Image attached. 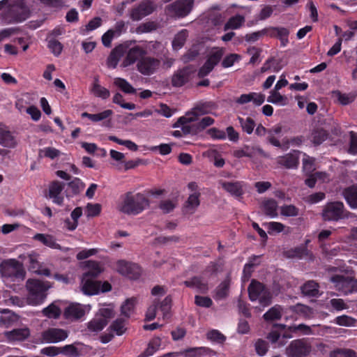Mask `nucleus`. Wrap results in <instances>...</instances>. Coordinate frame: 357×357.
<instances>
[{
    "label": "nucleus",
    "instance_id": "1",
    "mask_svg": "<svg viewBox=\"0 0 357 357\" xmlns=\"http://www.w3.org/2000/svg\"><path fill=\"white\" fill-rule=\"evenodd\" d=\"M0 273L7 285L23 281L26 275L22 264L15 259L3 260L0 264Z\"/></svg>",
    "mask_w": 357,
    "mask_h": 357
},
{
    "label": "nucleus",
    "instance_id": "2",
    "mask_svg": "<svg viewBox=\"0 0 357 357\" xmlns=\"http://www.w3.org/2000/svg\"><path fill=\"white\" fill-rule=\"evenodd\" d=\"M149 205V199L143 194L128 192L122 196L119 211L127 215H135L142 213Z\"/></svg>",
    "mask_w": 357,
    "mask_h": 357
},
{
    "label": "nucleus",
    "instance_id": "3",
    "mask_svg": "<svg viewBox=\"0 0 357 357\" xmlns=\"http://www.w3.org/2000/svg\"><path fill=\"white\" fill-rule=\"evenodd\" d=\"M355 215L346 210L342 202L327 203L323 208L321 217L324 221L337 222L342 219L354 218Z\"/></svg>",
    "mask_w": 357,
    "mask_h": 357
},
{
    "label": "nucleus",
    "instance_id": "4",
    "mask_svg": "<svg viewBox=\"0 0 357 357\" xmlns=\"http://www.w3.org/2000/svg\"><path fill=\"white\" fill-rule=\"evenodd\" d=\"M48 282L37 279H29L26 287L29 291L28 300L31 305H38L43 303L47 296V291L50 288Z\"/></svg>",
    "mask_w": 357,
    "mask_h": 357
},
{
    "label": "nucleus",
    "instance_id": "5",
    "mask_svg": "<svg viewBox=\"0 0 357 357\" xmlns=\"http://www.w3.org/2000/svg\"><path fill=\"white\" fill-rule=\"evenodd\" d=\"M30 16V10L24 0H15L3 17L6 24L19 23Z\"/></svg>",
    "mask_w": 357,
    "mask_h": 357
},
{
    "label": "nucleus",
    "instance_id": "6",
    "mask_svg": "<svg viewBox=\"0 0 357 357\" xmlns=\"http://www.w3.org/2000/svg\"><path fill=\"white\" fill-rule=\"evenodd\" d=\"M335 288L344 295L357 292V280L351 277L335 275L331 278Z\"/></svg>",
    "mask_w": 357,
    "mask_h": 357
},
{
    "label": "nucleus",
    "instance_id": "7",
    "mask_svg": "<svg viewBox=\"0 0 357 357\" xmlns=\"http://www.w3.org/2000/svg\"><path fill=\"white\" fill-rule=\"evenodd\" d=\"M193 0H177L166 6L167 13L177 17H184L192 10Z\"/></svg>",
    "mask_w": 357,
    "mask_h": 357
},
{
    "label": "nucleus",
    "instance_id": "8",
    "mask_svg": "<svg viewBox=\"0 0 357 357\" xmlns=\"http://www.w3.org/2000/svg\"><path fill=\"white\" fill-rule=\"evenodd\" d=\"M156 6L152 1H142L137 6L131 9L130 17L132 21H139L144 17L152 14Z\"/></svg>",
    "mask_w": 357,
    "mask_h": 357
},
{
    "label": "nucleus",
    "instance_id": "9",
    "mask_svg": "<svg viewBox=\"0 0 357 357\" xmlns=\"http://www.w3.org/2000/svg\"><path fill=\"white\" fill-rule=\"evenodd\" d=\"M160 60L152 56H144L137 63V70L142 75L149 76L154 74L160 68Z\"/></svg>",
    "mask_w": 357,
    "mask_h": 357
},
{
    "label": "nucleus",
    "instance_id": "10",
    "mask_svg": "<svg viewBox=\"0 0 357 357\" xmlns=\"http://www.w3.org/2000/svg\"><path fill=\"white\" fill-rule=\"evenodd\" d=\"M68 336L67 331L59 328H48L40 333V340L45 343H58Z\"/></svg>",
    "mask_w": 357,
    "mask_h": 357
},
{
    "label": "nucleus",
    "instance_id": "11",
    "mask_svg": "<svg viewBox=\"0 0 357 357\" xmlns=\"http://www.w3.org/2000/svg\"><path fill=\"white\" fill-rule=\"evenodd\" d=\"M311 351L310 346L302 340L292 341L286 348L287 357H305Z\"/></svg>",
    "mask_w": 357,
    "mask_h": 357
},
{
    "label": "nucleus",
    "instance_id": "12",
    "mask_svg": "<svg viewBox=\"0 0 357 357\" xmlns=\"http://www.w3.org/2000/svg\"><path fill=\"white\" fill-rule=\"evenodd\" d=\"M116 269L119 273L132 280L137 279L141 274V268L137 264L119 260L116 264Z\"/></svg>",
    "mask_w": 357,
    "mask_h": 357
},
{
    "label": "nucleus",
    "instance_id": "13",
    "mask_svg": "<svg viewBox=\"0 0 357 357\" xmlns=\"http://www.w3.org/2000/svg\"><path fill=\"white\" fill-rule=\"evenodd\" d=\"M301 151L292 150L289 153L275 158L276 163L286 169H297Z\"/></svg>",
    "mask_w": 357,
    "mask_h": 357
},
{
    "label": "nucleus",
    "instance_id": "14",
    "mask_svg": "<svg viewBox=\"0 0 357 357\" xmlns=\"http://www.w3.org/2000/svg\"><path fill=\"white\" fill-rule=\"evenodd\" d=\"M197 121L195 116H191L190 113L186 114L185 116L178 118L177 121L173 125L174 128H180L184 135H197L195 124L192 123Z\"/></svg>",
    "mask_w": 357,
    "mask_h": 357
},
{
    "label": "nucleus",
    "instance_id": "15",
    "mask_svg": "<svg viewBox=\"0 0 357 357\" xmlns=\"http://www.w3.org/2000/svg\"><path fill=\"white\" fill-rule=\"evenodd\" d=\"M146 54L147 52L144 47L139 45L134 46L128 51L126 56L123 61L122 66L123 67L130 66L136 61L138 62L139 60L146 55Z\"/></svg>",
    "mask_w": 357,
    "mask_h": 357
},
{
    "label": "nucleus",
    "instance_id": "16",
    "mask_svg": "<svg viewBox=\"0 0 357 357\" xmlns=\"http://www.w3.org/2000/svg\"><path fill=\"white\" fill-rule=\"evenodd\" d=\"M89 310L90 305L73 303L65 309L64 317L68 319L77 320L84 317L86 312Z\"/></svg>",
    "mask_w": 357,
    "mask_h": 357
},
{
    "label": "nucleus",
    "instance_id": "17",
    "mask_svg": "<svg viewBox=\"0 0 357 357\" xmlns=\"http://www.w3.org/2000/svg\"><path fill=\"white\" fill-rule=\"evenodd\" d=\"M200 192H192L189 195L187 200L182 206V212L184 215H190L194 214L200 205Z\"/></svg>",
    "mask_w": 357,
    "mask_h": 357
},
{
    "label": "nucleus",
    "instance_id": "18",
    "mask_svg": "<svg viewBox=\"0 0 357 357\" xmlns=\"http://www.w3.org/2000/svg\"><path fill=\"white\" fill-rule=\"evenodd\" d=\"M38 255L33 252L28 255V268L31 272L40 275L50 276L51 273L49 268L43 266L37 259Z\"/></svg>",
    "mask_w": 357,
    "mask_h": 357
},
{
    "label": "nucleus",
    "instance_id": "19",
    "mask_svg": "<svg viewBox=\"0 0 357 357\" xmlns=\"http://www.w3.org/2000/svg\"><path fill=\"white\" fill-rule=\"evenodd\" d=\"M265 100V95L261 93L251 92L249 93L241 94L236 98L235 103L238 105H245L252 102L255 106L261 105Z\"/></svg>",
    "mask_w": 357,
    "mask_h": 357
},
{
    "label": "nucleus",
    "instance_id": "20",
    "mask_svg": "<svg viewBox=\"0 0 357 357\" xmlns=\"http://www.w3.org/2000/svg\"><path fill=\"white\" fill-rule=\"evenodd\" d=\"M81 288L82 292L86 295H96L100 292V282L96 279L86 278L82 276L81 280Z\"/></svg>",
    "mask_w": 357,
    "mask_h": 357
},
{
    "label": "nucleus",
    "instance_id": "21",
    "mask_svg": "<svg viewBox=\"0 0 357 357\" xmlns=\"http://www.w3.org/2000/svg\"><path fill=\"white\" fill-rule=\"evenodd\" d=\"M192 70L189 67H185L176 71L172 77V84L174 87H181L189 82Z\"/></svg>",
    "mask_w": 357,
    "mask_h": 357
},
{
    "label": "nucleus",
    "instance_id": "22",
    "mask_svg": "<svg viewBox=\"0 0 357 357\" xmlns=\"http://www.w3.org/2000/svg\"><path fill=\"white\" fill-rule=\"evenodd\" d=\"M64 183L54 181L50 184L49 196L52 199L54 203L61 206L63 202V197L61 196V193L64 188Z\"/></svg>",
    "mask_w": 357,
    "mask_h": 357
},
{
    "label": "nucleus",
    "instance_id": "23",
    "mask_svg": "<svg viewBox=\"0 0 357 357\" xmlns=\"http://www.w3.org/2000/svg\"><path fill=\"white\" fill-rule=\"evenodd\" d=\"M257 153H264L263 150L260 147L244 145L241 149L234 151L233 155L237 158L243 157L253 158Z\"/></svg>",
    "mask_w": 357,
    "mask_h": 357
},
{
    "label": "nucleus",
    "instance_id": "24",
    "mask_svg": "<svg viewBox=\"0 0 357 357\" xmlns=\"http://www.w3.org/2000/svg\"><path fill=\"white\" fill-rule=\"evenodd\" d=\"M342 195L351 209H357V185H353L345 188Z\"/></svg>",
    "mask_w": 357,
    "mask_h": 357
},
{
    "label": "nucleus",
    "instance_id": "25",
    "mask_svg": "<svg viewBox=\"0 0 357 357\" xmlns=\"http://www.w3.org/2000/svg\"><path fill=\"white\" fill-rule=\"evenodd\" d=\"M220 185L225 191L235 197H241L243 194V182L221 181Z\"/></svg>",
    "mask_w": 357,
    "mask_h": 357
},
{
    "label": "nucleus",
    "instance_id": "26",
    "mask_svg": "<svg viewBox=\"0 0 357 357\" xmlns=\"http://www.w3.org/2000/svg\"><path fill=\"white\" fill-rule=\"evenodd\" d=\"M29 335L30 331L26 327L5 332V336L9 341H23Z\"/></svg>",
    "mask_w": 357,
    "mask_h": 357
},
{
    "label": "nucleus",
    "instance_id": "27",
    "mask_svg": "<svg viewBox=\"0 0 357 357\" xmlns=\"http://www.w3.org/2000/svg\"><path fill=\"white\" fill-rule=\"evenodd\" d=\"M0 144L8 148H13L17 144L11 132L2 125H0Z\"/></svg>",
    "mask_w": 357,
    "mask_h": 357
},
{
    "label": "nucleus",
    "instance_id": "28",
    "mask_svg": "<svg viewBox=\"0 0 357 357\" xmlns=\"http://www.w3.org/2000/svg\"><path fill=\"white\" fill-rule=\"evenodd\" d=\"M184 284L190 288L196 289L200 293L208 291V283L202 277L195 276L189 280H185Z\"/></svg>",
    "mask_w": 357,
    "mask_h": 357
},
{
    "label": "nucleus",
    "instance_id": "29",
    "mask_svg": "<svg viewBox=\"0 0 357 357\" xmlns=\"http://www.w3.org/2000/svg\"><path fill=\"white\" fill-rule=\"evenodd\" d=\"M86 267L87 270L83 273L82 276L86 278L96 279L102 273V268L99 262L95 261H86Z\"/></svg>",
    "mask_w": 357,
    "mask_h": 357
},
{
    "label": "nucleus",
    "instance_id": "30",
    "mask_svg": "<svg viewBox=\"0 0 357 357\" xmlns=\"http://www.w3.org/2000/svg\"><path fill=\"white\" fill-rule=\"evenodd\" d=\"M267 288L261 282L252 280L248 287L249 298L255 301Z\"/></svg>",
    "mask_w": 357,
    "mask_h": 357
},
{
    "label": "nucleus",
    "instance_id": "31",
    "mask_svg": "<svg viewBox=\"0 0 357 357\" xmlns=\"http://www.w3.org/2000/svg\"><path fill=\"white\" fill-rule=\"evenodd\" d=\"M261 207L266 215L271 218L278 216V203L275 199H268L263 201Z\"/></svg>",
    "mask_w": 357,
    "mask_h": 357
},
{
    "label": "nucleus",
    "instance_id": "32",
    "mask_svg": "<svg viewBox=\"0 0 357 357\" xmlns=\"http://www.w3.org/2000/svg\"><path fill=\"white\" fill-rule=\"evenodd\" d=\"M124 53V47L119 45L116 47L107 58V66L109 68H115Z\"/></svg>",
    "mask_w": 357,
    "mask_h": 357
},
{
    "label": "nucleus",
    "instance_id": "33",
    "mask_svg": "<svg viewBox=\"0 0 357 357\" xmlns=\"http://www.w3.org/2000/svg\"><path fill=\"white\" fill-rule=\"evenodd\" d=\"M217 353L208 347L191 348L185 351V357H203L215 356Z\"/></svg>",
    "mask_w": 357,
    "mask_h": 357
},
{
    "label": "nucleus",
    "instance_id": "34",
    "mask_svg": "<svg viewBox=\"0 0 357 357\" xmlns=\"http://www.w3.org/2000/svg\"><path fill=\"white\" fill-rule=\"evenodd\" d=\"M33 239L40 241L43 245L50 247L53 249H61V246L56 242L54 236L45 234H36L33 236Z\"/></svg>",
    "mask_w": 357,
    "mask_h": 357
},
{
    "label": "nucleus",
    "instance_id": "35",
    "mask_svg": "<svg viewBox=\"0 0 357 357\" xmlns=\"http://www.w3.org/2000/svg\"><path fill=\"white\" fill-rule=\"evenodd\" d=\"M319 287L318 283L309 280L301 287V291L305 296L317 297L319 295Z\"/></svg>",
    "mask_w": 357,
    "mask_h": 357
},
{
    "label": "nucleus",
    "instance_id": "36",
    "mask_svg": "<svg viewBox=\"0 0 357 357\" xmlns=\"http://www.w3.org/2000/svg\"><path fill=\"white\" fill-rule=\"evenodd\" d=\"M245 17L241 15H236L231 17L224 25V30L238 29L244 24Z\"/></svg>",
    "mask_w": 357,
    "mask_h": 357
},
{
    "label": "nucleus",
    "instance_id": "37",
    "mask_svg": "<svg viewBox=\"0 0 357 357\" xmlns=\"http://www.w3.org/2000/svg\"><path fill=\"white\" fill-rule=\"evenodd\" d=\"M82 209L81 207H77L75 208L72 212H71V218L73 219V221H70L69 219H66L64 222L65 227L70 231L75 230L77 225H78V219L82 216Z\"/></svg>",
    "mask_w": 357,
    "mask_h": 357
},
{
    "label": "nucleus",
    "instance_id": "38",
    "mask_svg": "<svg viewBox=\"0 0 357 357\" xmlns=\"http://www.w3.org/2000/svg\"><path fill=\"white\" fill-rule=\"evenodd\" d=\"M283 307L280 305H275L270 308L263 316L266 321H275L281 319Z\"/></svg>",
    "mask_w": 357,
    "mask_h": 357
},
{
    "label": "nucleus",
    "instance_id": "39",
    "mask_svg": "<svg viewBox=\"0 0 357 357\" xmlns=\"http://www.w3.org/2000/svg\"><path fill=\"white\" fill-rule=\"evenodd\" d=\"M113 114V111L111 109H106L102 112L98 114H89L88 112H83L82 117H86L90 119L93 122H99L110 118Z\"/></svg>",
    "mask_w": 357,
    "mask_h": 357
},
{
    "label": "nucleus",
    "instance_id": "40",
    "mask_svg": "<svg viewBox=\"0 0 357 357\" xmlns=\"http://www.w3.org/2000/svg\"><path fill=\"white\" fill-rule=\"evenodd\" d=\"M91 92L96 97L101 98L102 99H107L110 96L109 91L107 89H106L99 84V81H98V77H95V79H94V82L93 83L92 88H91Z\"/></svg>",
    "mask_w": 357,
    "mask_h": 357
},
{
    "label": "nucleus",
    "instance_id": "41",
    "mask_svg": "<svg viewBox=\"0 0 357 357\" xmlns=\"http://www.w3.org/2000/svg\"><path fill=\"white\" fill-rule=\"evenodd\" d=\"M107 325L105 318L99 317L97 315L88 323V328L92 332L102 331Z\"/></svg>",
    "mask_w": 357,
    "mask_h": 357
},
{
    "label": "nucleus",
    "instance_id": "42",
    "mask_svg": "<svg viewBox=\"0 0 357 357\" xmlns=\"http://www.w3.org/2000/svg\"><path fill=\"white\" fill-rule=\"evenodd\" d=\"M188 36V31L186 29L180 31L174 38L172 47L174 50L181 49L185 44Z\"/></svg>",
    "mask_w": 357,
    "mask_h": 357
},
{
    "label": "nucleus",
    "instance_id": "43",
    "mask_svg": "<svg viewBox=\"0 0 357 357\" xmlns=\"http://www.w3.org/2000/svg\"><path fill=\"white\" fill-rule=\"evenodd\" d=\"M328 137V133L322 128L314 129L311 134V142L315 145H320Z\"/></svg>",
    "mask_w": 357,
    "mask_h": 357
},
{
    "label": "nucleus",
    "instance_id": "44",
    "mask_svg": "<svg viewBox=\"0 0 357 357\" xmlns=\"http://www.w3.org/2000/svg\"><path fill=\"white\" fill-rule=\"evenodd\" d=\"M114 84L126 93H134L135 89L125 79L116 77L114 79Z\"/></svg>",
    "mask_w": 357,
    "mask_h": 357
},
{
    "label": "nucleus",
    "instance_id": "45",
    "mask_svg": "<svg viewBox=\"0 0 357 357\" xmlns=\"http://www.w3.org/2000/svg\"><path fill=\"white\" fill-rule=\"evenodd\" d=\"M229 285V280L222 281L216 288L215 298L218 300L225 298L228 295Z\"/></svg>",
    "mask_w": 357,
    "mask_h": 357
},
{
    "label": "nucleus",
    "instance_id": "46",
    "mask_svg": "<svg viewBox=\"0 0 357 357\" xmlns=\"http://www.w3.org/2000/svg\"><path fill=\"white\" fill-rule=\"evenodd\" d=\"M137 300L135 298H128L121 307V314L128 318L134 311Z\"/></svg>",
    "mask_w": 357,
    "mask_h": 357
},
{
    "label": "nucleus",
    "instance_id": "47",
    "mask_svg": "<svg viewBox=\"0 0 357 357\" xmlns=\"http://www.w3.org/2000/svg\"><path fill=\"white\" fill-rule=\"evenodd\" d=\"M238 120L244 132L248 135L252 133L256 124L252 118L248 117L246 119H243L242 117H238Z\"/></svg>",
    "mask_w": 357,
    "mask_h": 357
},
{
    "label": "nucleus",
    "instance_id": "48",
    "mask_svg": "<svg viewBox=\"0 0 357 357\" xmlns=\"http://www.w3.org/2000/svg\"><path fill=\"white\" fill-rule=\"evenodd\" d=\"M172 298L170 296H166L162 302H159L158 307L162 312L163 319L170 317V310L172 307Z\"/></svg>",
    "mask_w": 357,
    "mask_h": 357
},
{
    "label": "nucleus",
    "instance_id": "49",
    "mask_svg": "<svg viewBox=\"0 0 357 357\" xmlns=\"http://www.w3.org/2000/svg\"><path fill=\"white\" fill-rule=\"evenodd\" d=\"M161 344V340L155 337L151 340L149 342L148 347L142 354L143 357H148L152 356L157 350L159 349Z\"/></svg>",
    "mask_w": 357,
    "mask_h": 357
},
{
    "label": "nucleus",
    "instance_id": "50",
    "mask_svg": "<svg viewBox=\"0 0 357 357\" xmlns=\"http://www.w3.org/2000/svg\"><path fill=\"white\" fill-rule=\"evenodd\" d=\"M208 158L213 160V165L216 167H222L225 164V160L220 156V153L215 149L208 150L205 153Z\"/></svg>",
    "mask_w": 357,
    "mask_h": 357
},
{
    "label": "nucleus",
    "instance_id": "51",
    "mask_svg": "<svg viewBox=\"0 0 357 357\" xmlns=\"http://www.w3.org/2000/svg\"><path fill=\"white\" fill-rule=\"evenodd\" d=\"M270 96L267 98V101L268 102H271L273 104H280L282 105H285L287 104V98L282 96L278 91L275 89L270 92Z\"/></svg>",
    "mask_w": 357,
    "mask_h": 357
},
{
    "label": "nucleus",
    "instance_id": "52",
    "mask_svg": "<svg viewBox=\"0 0 357 357\" xmlns=\"http://www.w3.org/2000/svg\"><path fill=\"white\" fill-rule=\"evenodd\" d=\"M264 225L268 230V233L271 235L282 232L285 228L284 225L278 222H270L264 223Z\"/></svg>",
    "mask_w": 357,
    "mask_h": 357
},
{
    "label": "nucleus",
    "instance_id": "53",
    "mask_svg": "<svg viewBox=\"0 0 357 357\" xmlns=\"http://www.w3.org/2000/svg\"><path fill=\"white\" fill-rule=\"evenodd\" d=\"M112 331L115 332L117 335H121L126 330L125 319L119 318L116 319L109 326Z\"/></svg>",
    "mask_w": 357,
    "mask_h": 357
},
{
    "label": "nucleus",
    "instance_id": "54",
    "mask_svg": "<svg viewBox=\"0 0 357 357\" xmlns=\"http://www.w3.org/2000/svg\"><path fill=\"white\" fill-rule=\"evenodd\" d=\"M303 169L306 174H312L315 169L314 159L305 153L303 154Z\"/></svg>",
    "mask_w": 357,
    "mask_h": 357
},
{
    "label": "nucleus",
    "instance_id": "55",
    "mask_svg": "<svg viewBox=\"0 0 357 357\" xmlns=\"http://www.w3.org/2000/svg\"><path fill=\"white\" fill-rule=\"evenodd\" d=\"M277 30L278 31H276L275 38L280 40L281 46H287V45L289 43V29L285 27L278 26Z\"/></svg>",
    "mask_w": 357,
    "mask_h": 357
},
{
    "label": "nucleus",
    "instance_id": "56",
    "mask_svg": "<svg viewBox=\"0 0 357 357\" xmlns=\"http://www.w3.org/2000/svg\"><path fill=\"white\" fill-rule=\"evenodd\" d=\"M223 54H224V49L223 48H220V47L214 48L211 51L210 54L208 55L207 60H208L214 66H216L221 60Z\"/></svg>",
    "mask_w": 357,
    "mask_h": 357
},
{
    "label": "nucleus",
    "instance_id": "57",
    "mask_svg": "<svg viewBox=\"0 0 357 357\" xmlns=\"http://www.w3.org/2000/svg\"><path fill=\"white\" fill-rule=\"evenodd\" d=\"M208 340L219 344H222L226 340V337L218 330H211L206 333Z\"/></svg>",
    "mask_w": 357,
    "mask_h": 357
},
{
    "label": "nucleus",
    "instance_id": "58",
    "mask_svg": "<svg viewBox=\"0 0 357 357\" xmlns=\"http://www.w3.org/2000/svg\"><path fill=\"white\" fill-rule=\"evenodd\" d=\"M177 206L176 199H165L160 202L159 208L164 213H169L172 211Z\"/></svg>",
    "mask_w": 357,
    "mask_h": 357
},
{
    "label": "nucleus",
    "instance_id": "59",
    "mask_svg": "<svg viewBox=\"0 0 357 357\" xmlns=\"http://www.w3.org/2000/svg\"><path fill=\"white\" fill-rule=\"evenodd\" d=\"M158 28V25L155 22H146L142 23L137 28V32L138 33H149L155 31Z\"/></svg>",
    "mask_w": 357,
    "mask_h": 357
},
{
    "label": "nucleus",
    "instance_id": "60",
    "mask_svg": "<svg viewBox=\"0 0 357 357\" xmlns=\"http://www.w3.org/2000/svg\"><path fill=\"white\" fill-rule=\"evenodd\" d=\"M43 313L48 318L57 319L61 314V310L56 305L51 304L43 310Z\"/></svg>",
    "mask_w": 357,
    "mask_h": 357
},
{
    "label": "nucleus",
    "instance_id": "61",
    "mask_svg": "<svg viewBox=\"0 0 357 357\" xmlns=\"http://www.w3.org/2000/svg\"><path fill=\"white\" fill-rule=\"evenodd\" d=\"M210 108L211 107L209 102L199 104L193 109V111L190 114H191V116H195L197 120V116L204 115L208 113Z\"/></svg>",
    "mask_w": 357,
    "mask_h": 357
},
{
    "label": "nucleus",
    "instance_id": "62",
    "mask_svg": "<svg viewBox=\"0 0 357 357\" xmlns=\"http://www.w3.org/2000/svg\"><path fill=\"white\" fill-rule=\"evenodd\" d=\"M68 186L73 195L79 194L84 188V183L78 178L68 183Z\"/></svg>",
    "mask_w": 357,
    "mask_h": 357
},
{
    "label": "nucleus",
    "instance_id": "63",
    "mask_svg": "<svg viewBox=\"0 0 357 357\" xmlns=\"http://www.w3.org/2000/svg\"><path fill=\"white\" fill-rule=\"evenodd\" d=\"M348 153L351 155H357V133L354 131L349 132V147Z\"/></svg>",
    "mask_w": 357,
    "mask_h": 357
},
{
    "label": "nucleus",
    "instance_id": "64",
    "mask_svg": "<svg viewBox=\"0 0 357 357\" xmlns=\"http://www.w3.org/2000/svg\"><path fill=\"white\" fill-rule=\"evenodd\" d=\"M331 357H356V352L349 349H338L331 354Z\"/></svg>",
    "mask_w": 357,
    "mask_h": 357
}]
</instances>
